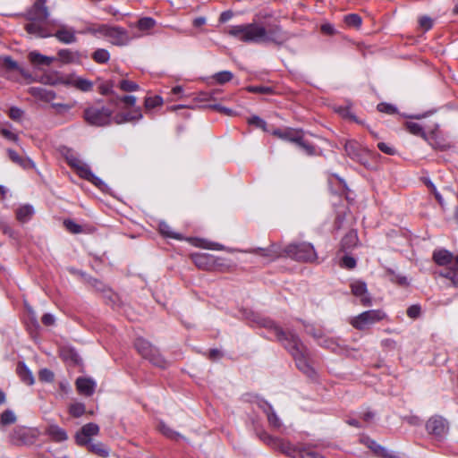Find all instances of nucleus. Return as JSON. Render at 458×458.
<instances>
[{
  "label": "nucleus",
  "instance_id": "1",
  "mask_svg": "<svg viewBox=\"0 0 458 458\" xmlns=\"http://www.w3.org/2000/svg\"><path fill=\"white\" fill-rule=\"evenodd\" d=\"M226 33L245 43H273L282 46L290 38V35L277 24L264 27L257 22L230 26Z\"/></svg>",
  "mask_w": 458,
  "mask_h": 458
},
{
  "label": "nucleus",
  "instance_id": "2",
  "mask_svg": "<svg viewBox=\"0 0 458 458\" xmlns=\"http://www.w3.org/2000/svg\"><path fill=\"white\" fill-rule=\"evenodd\" d=\"M260 324L271 330L276 339L293 356L297 368L310 377L316 375L315 369L310 364V352L301 342L298 335L293 332L284 331L275 321L270 318H262Z\"/></svg>",
  "mask_w": 458,
  "mask_h": 458
},
{
  "label": "nucleus",
  "instance_id": "3",
  "mask_svg": "<svg viewBox=\"0 0 458 458\" xmlns=\"http://www.w3.org/2000/svg\"><path fill=\"white\" fill-rule=\"evenodd\" d=\"M257 435L259 437V439L262 440L265 444L273 447L276 450L282 452L283 454L288 455L291 458H305L306 456L310 458H326L324 455L318 453L308 451V448L311 446L310 445H308L307 446L299 449L293 445H292L290 442L274 437L264 430L258 432ZM312 446L318 447V445H314Z\"/></svg>",
  "mask_w": 458,
  "mask_h": 458
},
{
  "label": "nucleus",
  "instance_id": "4",
  "mask_svg": "<svg viewBox=\"0 0 458 458\" xmlns=\"http://www.w3.org/2000/svg\"><path fill=\"white\" fill-rule=\"evenodd\" d=\"M113 110L104 106H90L85 108V121L94 126H106L114 121Z\"/></svg>",
  "mask_w": 458,
  "mask_h": 458
},
{
  "label": "nucleus",
  "instance_id": "5",
  "mask_svg": "<svg viewBox=\"0 0 458 458\" xmlns=\"http://www.w3.org/2000/svg\"><path fill=\"white\" fill-rule=\"evenodd\" d=\"M134 346L142 358L149 360L153 365L161 369L167 367L168 362L148 341L142 337H138L134 342Z\"/></svg>",
  "mask_w": 458,
  "mask_h": 458
},
{
  "label": "nucleus",
  "instance_id": "6",
  "mask_svg": "<svg viewBox=\"0 0 458 458\" xmlns=\"http://www.w3.org/2000/svg\"><path fill=\"white\" fill-rule=\"evenodd\" d=\"M287 257L298 261H314L317 259L315 249L311 243H291L284 249Z\"/></svg>",
  "mask_w": 458,
  "mask_h": 458
},
{
  "label": "nucleus",
  "instance_id": "7",
  "mask_svg": "<svg viewBox=\"0 0 458 458\" xmlns=\"http://www.w3.org/2000/svg\"><path fill=\"white\" fill-rule=\"evenodd\" d=\"M386 317V314L382 310H369L353 317L350 323L354 328L364 330L368 327L383 320Z\"/></svg>",
  "mask_w": 458,
  "mask_h": 458
},
{
  "label": "nucleus",
  "instance_id": "8",
  "mask_svg": "<svg viewBox=\"0 0 458 458\" xmlns=\"http://www.w3.org/2000/svg\"><path fill=\"white\" fill-rule=\"evenodd\" d=\"M194 264L200 269L222 271L225 267V259L209 253H194L191 256Z\"/></svg>",
  "mask_w": 458,
  "mask_h": 458
},
{
  "label": "nucleus",
  "instance_id": "9",
  "mask_svg": "<svg viewBox=\"0 0 458 458\" xmlns=\"http://www.w3.org/2000/svg\"><path fill=\"white\" fill-rule=\"evenodd\" d=\"M426 430L437 440L442 441L448 433V421L442 416L435 415L429 418L426 423Z\"/></svg>",
  "mask_w": 458,
  "mask_h": 458
},
{
  "label": "nucleus",
  "instance_id": "10",
  "mask_svg": "<svg viewBox=\"0 0 458 458\" xmlns=\"http://www.w3.org/2000/svg\"><path fill=\"white\" fill-rule=\"evenodd\" d=\"M53 86L55 85H69L76 88L84 92L90 91L93 88V83L84 78L77 77L74 74L66 75V77H58V79L55 81H49Z\"/></svg>",
  "mask_w": 458,
  "mask_h": 458
},
{
  "label": "nucleus",
  "instance_id": "11",
  "mask_svg": "<svg viewBox=\"0 0 458 458\" xmlns=\"http://www.w3.org/2000/svg\"><path fill=\"white\" fill-rule=\"evenodd\" d=\"M13 445H32L37 439V432L30 428L16 427L10 435Z\"/></svg>",
  "mask_w": 458,
  "mask_h": 458
},
{
  "label": "nucleus",
  "instance_id": "12",
  "mask_svg": "<svg viewBox=\"0 0 458 458\" xmlns=\"http://www.w3.org/2000/svg\"><path fill=\"white\" fill-rule=\"evenodd\" d=\"M352 295L359 299L360 304L365 307L372 305V297L368 292L367 284L364 281L354 280L350 284Z\"/></svg>",
  "mask_w": 458,
  "mask_h": 458
},
{
  "label": "nucleus",
  "instance_id": "13",
  "mask_svg": "<svg viewBox=\"0 0 458 458\" xmlns=\"http://www.w3.org/2000/svg\"><path fill=\"white\" fill-rule=\"evenodd\" d=\"M99 427L98 424L89 422L81 427L75 435V441L79 445L84 446L91 442V437L98 435Z\"/></svg>",
  "mask_w": 458,
  "mask_h": 458
},
{
  "label": "nucleus",
  "instance_id": "14",
  "mask_svg": "<svg viewBox=\"0 0 458 458\" xmlns=\"http://www.w3.org/2000/svg\"><path fill=\"white\" fill-rule=\"evenodd\" d=\"M47 0H37L29 13L30 19L34 21H44L48 18L49 13L46 6Z\"/></svg>",
  "mask_w": 458,
  "mask_h": 458
},
{
  "label": "nucleus",
  "instance_id": "15",
  "mask_svg": "<svg viewBox=\"0 0 458 458\" xmlns=\"http://www.w3.org/2000/svg\"><path fill=\"white\" fill-rule=\"evenodd\" d=\"M106 38L114 45H125L129 42L127 32L119 27H110Z\"/></svg>",
  "mask_w": 458,
  "mask_h": 458
},
{
  "label": "nucleus",
  "instance_id": "16",
  "mask_svg": "<svg viewBox=\"0 0 458 458\" xmlns=\"http://www.w3.org/2000/svg\"><path fill=\"white\" fill-rule=\"evenodd\" d=\"M65 159L72 169L77 170V172H90V166L74 152L68 150L65 153Z\"/></svg>",
  "mask_w": 458,
  "mask_h": 458
},
{
  "label": "nucleus",
  "instance_id": "17",
  "mask_svg": "<svg viewBox=\"0 0 458 458\" xmlns=\"http://www.w3.org/2000/svg\"><path fill=\"white\" fill-rule=\"evenodd\" d=\"M76 386L80 394L91 396L95 393L96 382L89 377H78Z\"/></svg>",
  "mask_w": 458,
  "mask_h": 458
},
{
  "label": "nucleus",
  "instance_id": "18",
  "mask_svg": "<svg viewBox=\"0 0 458 458\" xmlns=\"http://www.w3.org/2000/svg\"><path fill=\"white\" fill-rule=\"evenodd\" d=\"M16 372L24 384L32 386L35 383L34 376L24 361L17 363Z\"/></svg>",
  "mask_w": 458,
  "mask_h": 458
},
{
  "label": "nucleus",
  "instance_id": "19",
  "mask_svg": "<svg viewBox=\"0 0 458 458\" xmlns=\"http://www.w3.org/2000/svg\"><path fill=\"white\" fill-rule=\"evenodd\" d=\"M142 118L141 110L140 107H137L133 109L131 112H128L126 114H117L114 116V122L117 124H122L124 123L133 122V121H139Z\"/></svg>",
  "mask_w": 458,
  "mask_h": 458
},
{
  "label": "nucleus",
  "instance_id": "20",
  "mask_svg": "<svg viewBox=\"0 0 458 458\" xmlns=\"http://www.w3.org/2000/svg\"><path fill=\"white\" fill-rule=\"evenodd\" d=\"M54 36L62 43L71 44L74 43L77 40L75 30L71 28H67L65 26L61 27Z\"/></svg>",
  "mask_w": 458,
  "mask_h": 458
},
{
  "label": "nucleus",
  "instance_id": "21",
  "mask_svg": "<svg viewBox=\"0 0 458 458\" xmlns=\"http://www.w3.org/2000/svg\"><path fill=\"white\" fill-rule=\"evenodd\" d=\"M46 434L55 442H64L68 438L66 431L56 424L48 425Z\"/></svg>",
  "mask_w": 458,
  "mask_h": 458
},
{
  "label": "nucleus",
  "instance_id": "22",
  "mask_svg": "<svg viewBox=\"0 0 458 458\" xmlns=\"http://www.w3.org/2000/svg\"><path fill=\"white\" fill-rule=\"evenodd\" d=\"M432 259L438 266H447L453 262L454 256L449 250L440 249L434 250Z\"/></svg>",
  "mask_w": 458,
  "mask_h": 458
},
{
  "label": "nucleus",
  "instance_id": "23",
  "mask_svg": "<svg viewBox=\"0 0 458 458\" xmlns=\"http://www.w3.org/2000/svg\"><path fill=\"white\" fill-rule=\"evenodd\" d=\"M35 214V209L30 204H24L19 207L16 210V219L20 223L29 222Z\"/></svg>",
  "mask_w": 458,
  "mask_h": 458
},
{
  "label": "nucleus",
  "instance_id": "24",
  "mask_svg": "<svg viewBox=\"0 0 458 458\" xmlns=\"http://www.w3.org/2000/svg\"><path fill=\"white\" fill-rule=\"evenodd\" d=\"M62 359L71 365H79L81 363V358L78 352L72 347H64L61 350Z\"/></svg>",
  "mask_w": 458,
  "mask_h": 458
},
{
  "label": "nucleus",
  "instance_id": "25",
  "mask_svg": "<svg viewBox=\"0 0 458 458\" xmlns=\"http://www.w3.org/2000/svg\"><path fill=\"white\" fill-rule=\"evenodd\" d=\"M454 261V266L446 267L439 273L443 277H445L451 281L454 286H458V254L453 259Z\"/></svg>",
  "mask_w": 458,
  "mask_h": 458
},
{
  "label": "nucleus",
  "instance_id": "26",
  "mask_svg": "<svg viewBox=\"0 0 458 458\" xmlns=\"http://www.w3.org/2000/svg\"><path fill=\"white\" fill-rule=\"evenodd\" d=\"M82 179L92 182L100 191L106 193H111V189L108 185L99 177L96 176L95 174H78Z\"/></svg>",
  "mask_w": 458,
  "mask_h": 458
},
{
  "label": "nucleus",
  "instance_id": "27",
  "mask_svg": "<svg viewBox=\"0 0 458 458\" xmlns=\"http://www.w3.org/2000/svg\"><path fill=\"white\" fill-rule=\"evenodd\" d=\"M29 60L35 65H46L49 66L55 60V57L47 56L41 55L37 51H32L28 55Z\"/></svg>",
  "mask_w": 458,
  "mask_h": 458
},
{
  "label": "nucleus",
  "instance_id": "28",
  "mask_svg": "<svg viewBox=\"0 0 458 458\" xmlns=\"http://www.w3.org/2000/svg\"><path fill=\"white\" fill-rule=\"evenodd\" d=\"M301 130H295L293 128H286L284 130H275L272 133L279 139L293 142L298 140L297 135Z\"/></svg>",
  "mask_w": 458,
  "mask_h": 458
},
{
  "label": "nucleus",
  "instance_id": "29",
  "mask_svg": "<svg viewBox=\"0 0 458 458\" xmlns=\"http://www.w3.org/2000/svg\"><path fill=\"white\" fill-rule=\"evenodd\" d=\"M344 149L347 155L352 158L357 160L360 159L362 149L357 141L353 140H346L344 143Z\"/></svg>",
  "mask_w": 458,
  "mask_h": 458
},
{
  "label": "nucleus",
  "instance_id": "30",
  "mask_svg": "<svg viewBox=\"0 0 458 458\" xmlns=\"http://www.w3.org/2000/svg\"><path fill=\"white\" fill-rule=\"evenodd\" d=\"M298 140H294L293 143L297 144L300 148L303 150V152L308 156L316 155V148L310 143L307 140L304 139V134L302 131H300L297 135Z\"/></svg>",
  "mask_w": 458,
  "mask_h": 458
},
{
  "label": "nucleus",
  "instance_id": "31",
  "mask_svg": "<svg viewBox=\"0 0 458 458\" xmlns=\"http://www.w3.org/2000/svg\"><path fill=\"white\" fill-rule=\"evenodd\" d=\"M358 235L354 231H351L346 233L341 241V249L344 251L352 249L358 243Z\"/></svg>",
  "mask_w": 458,
  "mask_h": 458
},
{
  "label": "nucleus",
  "instance_id": "32",
  "mask_svg": "<svg viewBox=\"0 0 458 458\" xmlns=\"http://www.w3.org/2000/svg\"><path fill=\"white\" fill-rule=\"evenodd\" d=\"M59 59L65 64L80 63L81 56L78 52H72L69 49H62L58 52Z\"/></svg>",
  "mask_w": 458,
  "mask_h": 458
},
{
  "label": "nucleus",
  "instance_id": "33",
  "mask_svg": "<svg viewBox=\"0 0 458 458\" xmlns=\"http://www.w3.org/2000/svg\"><path fill=\"white\" fill-rule=\"evenodd\" d=\"M9 157L13 162L20 164L21 168L23 170L35 169V164L33 161L19 157V155L14 151H9Z\"/></svg>",
  "mask_w": 458,
  "mask_h": 458
},
{
  "label": "nucleus",
  "instance_id": "34",
  "mask_svg": "<svg viewBox=\"0 0 458 458\" xmlns=\"http://www.w3.org/2000/svg\"><path fill=\"white\" fill-rule=\"evenodd\" d=\"M244 252L255 253L260 255L262 257L267 258L269 260L275 259L279 256V253L275 250V246H271L270 248H257L250 250H245Z\"/></svg>",
  "mask_w": 458,
  "mask_h": 458
},
{
  "label": "nucleus",
  "instance_id": "35",
  "mask_svg": "<svg viewBox=\"0 0 458 458\" xmlns=\"http://www.w3.org/2000/svg\"><path fill=\"white\" fill-rule=\"evenodd\" d=\"M30 92L34 97H36L41 100L47 101V102H49L55 98V94L53 91L47 90L42 88H31L30 89Z\"/></svg>",
  "mask_w": 458,
  "mask_h": 458
},
{
  "label": "nucleus",
  "instance_id": "36",
  "mask_svg": "<svg viewBox=\"0 0 458 458\" xmlns=\"http://www.w3.org/2000/svg\"><path fill=\"white\" fill-rule=\"evenodd\" d=\"M318 344L323 348L328 349L334 352L340 351L339 344L333 338L327 337L324 335L318 342Z\"/></svg>",
  "mask_w": 458,
  "mask_h": 458
},
{
  "label": "nucleus",
  "instance_id": "37",
  "mask_svg": "<svg viewBox=\"0 0 458 458\" xmlns=\"http://www.w3.org/2000/svg\"><path fill=\"white\" fill-rule=\"evenodd\" d=\"M86 446H88L89 450L91 453L96 454L101 457H107L109 455L108 448L104 444H102L100 442H97V443L90 442Z\"/></svg>",
  "mask_w": 458,
  "mask_h": 458
},
{
  "label": "nucleus",
  "instance_id": "38",
  "mask_svg": "<svg viewBox=\"0 0 458 458\" xmlns=\"http://www.w3.org/2000/svg\"><path fill=\"white\" fill-rule=\"evenodd\" d=\"M387 273L390 275V281L392 283H394L400 286H408L410 284V281L404 275L397 273L390 268L387 269Z\"/></svg>",
  "mask_w": 458,
  "mask_h": 458
},
{
  "label": "nucleus",
  "instance_id": "39",
  "mask_svg": "<svg viewBox=\"0 0 458 458\" xmlns=\"http://www.w3.org/2000/svg\"><path fill=\"white\" fill-rule=\"evenodd\" d=\"M158 429L159 431L166 437L168 438H171V439H174V440H177L179 438H183V437L173 430L172 428H170L166 424H165L163 421H160L159 424H158Z\"/></svg>",
  "mask_w": 458,
  "mask_h": 458
},
{
  "label": "nucleus",
  "instance_id": "40",
  "mask_svg": "<svg viewBox=\"0 0 458 458\" xmlns=\"http://www.w3.org/2000/svg\"><path fill=\"white\" fill-rule=\"evenodd\" d=\"M158 227L162 235L172 239L182 240L181 234L173 232L172 228L167 223L162 221L159 223Z\"/></svg>",
  "mask_w": 458,
  "mask_h": 458
},
{
  "label": "nucleus",
  "instance_id": "41",
  "mask_svg": "<svg viewBox=\"0 0 458 458\" xmlns=\"http://www.w3.org/2000/svg\"><path fill=\"white\" fill-rule=\"evenodd\" d=\"M110 27L111 26H108L106 24H99L87 28L86 32H89L94 36H102L106 38Z\"/></svg>",
  "mask_w": 458,
  "mask_h": 458
},
{
  "label": "nucleus",
  "instance_id": "42",
  "mask_svg": "<svg viewBox=\"0 0 458 458\" xmlns=\"http://www.w3.org/2000/svg\"><path fill=\"white\" fill-rule=\"evenodd\" d=\"M268 424L270 427L276 429L282 428L283 423L281 419L278 417L274 409L266 413Z\"/></svg>",
  "mask_w": 458,
  "mask_h": 458
},
{
  "label": "nucleus",
  "instance_id": "43",
  "mask_svg": "<svg viewBox=\"0 0 458 458\" xmlns=\"http://www.w3.org/2000/svg\"><path fill=\"white\" fill-rule=\"evenodd\" d=\"M406 128L411 133L417 135V136H421V137L425 138L427 140L430 141V139L426 137V135L423 131V128L420 123H415V122H407Z\"/></svg>",
  "mask_w": 458,
  "mask_h": 458
},
{
  "label": "nucleus",
  "instance_id": "44",
  "mask_svg": "<svg viewBox=\"0 0 458 458\" xmlns=\"http://www.w3.org/2000/svg\"><path fill=\"white\" fill-rule=\"evenodd\" d=\"M16 421V415L12 410H5L0 415V424L2 426L10 425Z\"/></svg>",
  "mask_w": 458,
  "mask_h": 458
},
{
  "label": "nucleus",
  "instance_id": "45",
  "mask_svg": "<svg viewBox=\"0 0 458 458\" xmlns=\"http://www.w3.org/2000/svg\"><path fill=\"white\" fill-rule=\"evenodd\" d=\"M85 405L82 403H74L70 405L69 411L72 416L80 418L85 413Z\"/></svg>",
  "mask_w": 458,
  "mask_h": 458
},
{
  "label": "nucleus",
  "instance_id": "46",
  "mask_svg": "<svg viewBox=\"0 0 458 458\" xmlns=\"http://www.w3.org/2000/svg\"><path fill=\"white\" fill-rule=\"evenodd\" d=\"M92 57L97 63L104 64L109 60L110 55L107 50L99 48L94 52Z\"/></svg>",
  "mask_w": 458,
  "mask_h": 458
},
{
  "label": "nucleus",
  "instance_id": "47",
  "mask_svg": "<svg viewBox=\"0 0 458 458\" xmlns=\"http://www.w3.org/2000/svg\"><path fill=\"white\" fill-rule=\"evenodd\" d=\"M163 104V98L160 96L148 97L145 98V108L147 110L160 106Z\"/></svg>",
  "mask_w": 458,
  "mask_h": 458
},
{
  "label": "nucleus",
  "instance_id": "48",
  "mask_svg": "<svg viewBox=\"0 0 458 458\" xmlns=\"http://www.w3.org/2000/svg\"><path fill=\"white\" fill-rule=\"evenodd\" d=\"M344 21L348 26L353 28H360V26L361 25L360 16L355 13L346 15L344 17Z\"/></svg>",
  "mask_w": 458,
  "mask_h": 458
},
{
  "label": "nucleus",
  "instance_id": "49",
  "mask_svg": "<svg viewBox=\"0 0 458 458\" xmlns=\"http://www.w3.org/2000/svg\"><path fill=\"white\" fill-rule=\"evenodd\" d=\"M38 378L42 382L51 383L54 381L55 374L49 369H41L38 372Z\"/></svg>",
  "mask_w": 458,
  "mask_h": 458
},
{
  "label": "nucleus",
  "instance_id": "50",
  "mask_svg": "<svg viewBox=\"0 0 458 458\" xmlns=\"http://www.w3.org/2000/svg\"><path fill=\"white\" fill-rule=\"evenodd\" d=\"M156 25L154 19L150 17H144L139 20L138 27L140 30H148Z\"/></svg>",
  "mask_w": 458,
  "mask_h": 458
},
{
  "label": "nucleus",
  "instance_id": "51",
  "mask_svg": "<svg viewBox=\"0 0 458 458\" xmlns=\"http://www.w3.org/2000/svg\"><path fill=\"white\" fill-rule=\"evenodd\" d=\"M214 79L219 84H224L233 79V73L229 71H223L216 73Z\"/></svg>",
  "mask_w": 458,
  "mask_h": 458
},
{
  "label": "nucleus",
  "instance_id": "52",
  "mask_svg": "<svg viewBox=\"0 0 458 458\" xmlns=\"http://www.w3.org/2000/svg\"><path fill=\"white\" fill-rule=\"evenodd\" d=\"M65 228L72 233H81L82 232V227L79 224L75 223L72 219H66L64 222Z\"/></svg>",
  "mask_w": 458,
  "mask_h": 458
},
{
  "label": "nucleus",
  "instance_id": "53",
  "mask_svg": "<svg viewBox=\"0 0 458 458\" xmlns=\"http://www.w3.org/2000/svg\"><path fill=\"white\" fill-rule=\"evenodd\" d=\"M120 89L126 92L136 91L139 89V85L133 81L123 80L120 82Z\"/></svg>",
  "mask_w": 458,
  "mask_h": 458
},
{
  "label": "nucleus",
  "instance_id": "54",
  "mask_svg": "<svg viewBox=\"0 0 458 458\" xmlns=\"http://www.w3.org/2000/svg\"><path fill=\"white\" fill-rule=\"evenodd\" d=\"M356 259L353 257L345 255L340 261V266L344 268L352 269L356 267Z\"/></svg>",
  "mask_w": 458,
  "mask_h": 458
},
{
  "label": "nucleus",
  "instance_id": "55",
  "mask_svg": "<svg viewBox=\"0 0 458 458\" xmlns=\"http://www.w3.org/2000/svg\"><path fill=\"white\" fill-rule=\"evenodd\" d=\"M252 402L255 403L265 413L274 409L273 406L267 401L259 396H255Z\"/></svg>",
  "mask_w": 458,
  "mask_h": 458
},
{
  "label": "nucleus",
  "instance_id": "56",
  "mask_svg": "<svg viewBox=\"0 0 458 458\" xmlns=\"http://www.w3.org/2000/svg\"><path fill=\"white\" fill-rule=\"evenodd\" d=\"M305 331L308 335H311L317 343L320 338H322L323 333L320 329H317L312 325H307L305 326Z\"/></svg>",
  "mask_w": 458,
  "mask_h": 458
},
{
  "label": "nucleus",
  "instance_id": "57",
  "mask_svg": "<svg viewBox=\"0 0 458 458\" xmlns=\"http://www.w3.org/2000/svg\"><path fill=\"white\" fill-rule=\"evenodd\" d=\"M363 442L376 455L382 450V445L369 437L364 438Z\"/></svg>",
  "mask_w": 458,
  "mask_h": 458
},
{
  "label": "nucleus",
  "instance_id": "58",
  "mask_svg": "<svg viewBox=\"0 0 458 458\" xmlns=\"http://www.w3.org/2000/svg\"><path fill=\"white\" fill-rule=\"evenodd\" d=\"M250 124L255 125L256 127L261 128L263 131H267V123L259 116L253 115L248 119Z\"/></svg>",
  "mask_w": 458,
  "mask_h": 458
},
{
  "label": "nucleus",
  "instance_id": "59",
  "mask_svg": "<svg viewBox=\"0 0 458 458\" xmlns=\"http://www.w3.org/2000/svg\"><path fill=\"white\" fill-rule=\"evenodd\" d=\"M3 62L4 66L9 71H21L19 64L17 62L13 60L10 56L3 57Z\"/></svg>",
  "mask_w": 458,
  "mask_h": 458
},
{
  "label": "nucleus",
  "instance_id": "60",
  "mask_svg": "<svg viewBox=\"0 0 458 458\" xmlns=\"http://www.w3.org/2000/svg\"><path fill=\"white\" fill-rule=\"evenodd\" d=\"M114 83L112 81H106L99 85L98 89L100 94L108 95L113 92Z\"/></svg>",
  "mask_w": 458,
  "mask_h": 458
},
{
  "label": "nucleus",
  "instance_id": "61",
  "mask_svg": "<svg viewBox=\"0 0 458 458\" xmlns=\"http://www.w3.org/2000/svg\"><path fill=\"white\" fill-rule=\"evenodd\" d=\"M420 305H411L407 310V315L411 318H417L420 315Z\"/></svg>",
  "mask_w": 458,
  "mask_h": 458
},
{
  "label": "nucleus",
  "instance_id": "62",
  "mask_svg": "<svg viewBox=\"0 0 458 458\" xmlns=\"http://www.w3.org/2000/svg\"><path fill=\"white\" fill-rule=\"evenodd\" d=\"M55 320V316L52 313H46L41 318L42 323L47 327L54 326Z\"/></svg>",
  "mask_w": 458,
  "mask_h": 458
},
{
  "label": "nucleus",
  "instance_id": "63",
  "mask_svg": "<svg viewBox=\"0 0 458 458\" xmlns=\"http://www.w3.org/2000/svg\"><path fill=\"white\" fill-rule=\"evenodd\" d=\"M377 110L386 114H394L396 112V108L394 106L386 103H380L377 105Z\"/></svg>",
  "mask_w": 458,
  "mask_h": 458
},
{
  "label": "nucleus",
  "instance_id": "64",
  "mask_svg": "<svg viewBox=\"0 0 458 458\" xmlns=\"http://www.w3.org/2000/svg\"><path fill=\"white\" fill-rule=\"evenodd\" d=\"M377 455L381 458H397L398 457L395 452L390 451V450L385 448L384 446H382V450H380Z\"/></svg>",
  "mask_w": 458,
  "mask_h": 458
}]
</instances>
